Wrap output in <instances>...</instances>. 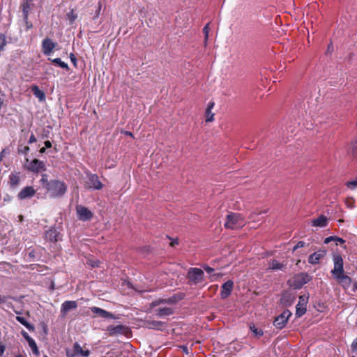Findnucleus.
I'll return each instance as SVG.
<instances>
[{"instance_id": "nucleus-32", "label": "nucleus", "mask_w": 357, "mask_h": 357, "mask_svg": "<svg viewBox=\"0 0 357 357\" xmlns=\"http://www.w3.org/2000/svg\"><path fill=\"white\" fill-rule=\"evenodd\" d=\"M250 331L255 334L256 337H261L263 335L264 332L261 329H258L255 327V325H252L250 326Z\"/></svg>"}, {"instance_id": "nucleus-30", "label": "nucleus", "mask_w": 357, "mask_h": 357, "mask_svg": "<svg viewBox=\"0 0 357 357\" xmlns=\"http://www.w3.org/2000/svg\"><path fill=\"white\" fill-rule=\"evenodd\" d=\"M48 60L51 61L52 63H54L56 65L59 66L61 68H63V69H66V70H69L68 65L66 63L62 61L60 58H56V59H53L49 58Z\"/></svg>"}, {"instance_id": "nucleus-52", "label": "nucleus", "mask_w": 357, "mask_h": 357, "mask_svg": "<svg viewBox=\"0 0 357 357\" xmlns=\"http://www.w3.org/2000/svg\"><path fill=\"white\" fill-rule=\"evenodd\" d=\"M45 148H51L52 147V143L50 141H45Z\"/></svg>"}, {"instance_id": "nucleus-59", "label": "nucleus", "mask_w": 357, "mask_h": 357, "mask_svg": "<svg viewBox=\"0 0 357 357\" xmlns=\"http://www.w3.org/2000/svg\"><path fill=\"white\" fill-rule=\"evenodd\" d=\"M91 266H93V267L94 266H98V262H93V263H91Z\"/></svg>"}, {"instance_id": "nucleus-63", "label": "nucleus", "mask_w": 357, "mask_h": 357, "mask_svg": "<svg viewBox=\"0 0 357 357\" xmlns=\"http://www.w3.org/2000/svg\"><path fill=\"white\" fill-rule=\"evenodd\" d=\"M352 357H355V356H352Z\"/></svg>"}, {"instance_id": "nucleus-57", "label": "nucleus", "mask_w": 357, "mask_h": 357, "mask_svg": "<svg viewBox=\"0 0 357 357\" xmlns=\"http://www.w3.org/2000/svg\"><path fill=\"white\" fill-rule=\"evenodd\" d=\"M347 206H348V207H349V208H352L354 207V204H353V203H349V202H347Z\"/></svg>"}, {"instance_id": "nucleus-3", "label": "nucleus", "mask_w": 357, "mask_h": 357, "mask_svg": "<svg viewBox=\"0 0 357 357\" xmlns=\"http://www.w3.org/2000/svg\"><path fill=\"white\" fill-rule=\"evenodd\" d=\"M204 273L199 268H190L187 274L190 284H197L204 282Z\"/></svg>"}, {"instance_id": "nucleus-53", "label": "nucleus", "mask_w": 357, "mask_h": 357, "mask_svg": "<svg viewBox=\"0 0 357 357\" xmlns=\"http://www.w3.org/2000/svg\"><path fill=\"white\" fill-rule=\"evenodd\" d=\"M67 357H75L77 354L74 352L73 354L67 353Z\"/></svg>"}, {"instance_id": "nucleus-14", "label": "nucleus", "mask_w": 357, "mask_h": 357, "mask_svg": "<svg viewBox=\"0 0 357 357\" xmlns=\"http://www.w3.org/2000/svg\"><path fill=\"white\" fill-rule=\"evenodd\" d=\"M335 278L344 289L347 290L350 289L352 281L350 277L343 273L340 275H337Z\"/></svg>"}, {"instance_id": "nucleus-29", "label": "nucleus", "mask_w": 357, "mask_h": 357, "mask_svg": "<svg viewBox=\"0 0 357 357\" xmlns=\"http://www.w3.org/2000/svg\"><path fill=\"white\" fill-rule=\"evenodd\" d=\"M285 265L282 263L278 262L277 260H271L269 264V268L272 270H282Z\"/></svg>"}, {"instance_id": "nucleus-47", "label": "nucleus", "mask_w": 357, "mask_h": 357, "mask_svg": "<svg viewBox=\"0 0 357 357\" xmlns=\"http://www.w3.org/2000/svg\"><path fill=\"white\" fill-rule=\"evenodd\" d=\"M37 141L36 139V137H35V135L32 133L29 137V144H32V143H34Z\"/></svg>"}, {"instance_id": "nucleus-2", "label": "nucleus", "mask_w": 357, "mask_h": 357, "mask_svg": "<svg viewBox=\"0 0 357 357\" xmlns=\"http://www.w3.org/2000/svg\"><path fill=\"white\" fill-rule=\"evenodd\" d=\"M245 222L244 218L240 213H229L227 215L225 227L227 229H236L241 228Z\"/></svg>"}, {"instance_id": "nucleus-50", "label": "nucleus", "mask_w": 357, "mask_h": 357, "mask_svg": "<svg viewBox=\"0 0 357 357\" xmlns=\"http://www.w3.org/2000/svg\"><path fill=\"white\" fill-rule=\"evenodd\" d=\"M5 351V346L3 344H0V356H1Z\"/></svg>"}, {"instance_id": "nucleus-17", "label": "nucleus", "mask_w": 357, "mask_h": 357, "mask_svg": "<svg viewBox=\"0 0 357 357\" xmlns=\"http://www.w3.org/2000/svg\"><path fill=\"white\" fill-rule=\"evenodd\" d=\"M310 281V276L307 273H301L296 276L295 279L296 287L301 288L305 284H307Z\"/></svg>"}, {"instance_id": "nucleus-45", "label": "nucleus", "mask_w": 357, "mask_h": 357, "mask_svg": "<svg viewBox=\"0 0 357 357\" xmlns=\"http://www.w3.org/2000/svg\"><path fill=\"white\" fill-rule=\"evenodd\" d=\"M205 271L208 273H211L214 271V269L207 265L203 266Z\"/></svg>"}, {"instance_id": "nucleus-21", "label": "nucleus", "mask_w": 357, "mask_h": 357, "mask_svg": "<svg viewBox=\"0 0 357 357\" xmlns=\"http://www.w3.org/2000/svg\"><path fill=\"white\" fill-rule=\"evenodd\" d=\"M156 315L159 317H165L173 314L174 310L172 307H164L155 310Z\"/></svg>"}, {"instance_id": "nucleus-22", "label": "nucleus", "mask_w": 357, "mask_h": 357, "mask_svg": "<svg viewBox=\"0 0 357 357\" xmlns=\"http://www.w3.org/2000/svg\"><path fill=\"white\" fill-rule=\"evenodd\" d=\"M73 350L75 354L81 355L83 357H89L91 354L89 350H83L78 342H75L73 344Z\"/></svg>"}, {"instance_id": "nucleus-46", "label": "nucleus", "mask_w": 357, "mask_h": 357, "mask_svg": "<svg viewBox=\"0 0 357 357\" xmlns=\"http://www.w3.org/2000/svg\"><path fill=\"white\" fill-rule=\"evenodd\" d=\"M351 290L354 292H355L357 290V282H352L351 281V286L350 287Z\"/></svg>"}, {"instance_id": "nucleus-41", "label": "nucleus", "mask_w": 357, "mask_h": 357, "mask_svg": "<svg viewBox=\"0 0 357 357\" xmlns=\"http://www.w3.org/2000/svg\"><path fill=\"white\" fill-rule=\"evenodd\" d=\"M305 243L304 241H298L297 244L294 247L293 251H295L298 248H301L305 246Z\"/></svg>"}, {"instance_id": "nucleus-42", "label": "nucleus", "mask_w": 357, "mask_h": 357, "mask_svg": "<svg viewBox=\"0 0 357 357\" xmlns=\"http://www.w3.org/2000/svg\"><path fill=\"white\" fill-rule=\"evenodd\" d=\"M336 238H337V236H328V237L325 238L324 243H330L331 241H335Z\"/></svg>"}, {"instance_id": "nucleus-7", "label": "nucleus", "mask_w": 357, "mask_h": 357, "mask_svg": "<svg viewBox=\"0 0 357 357\" xmlns=\"http://www.w3.org/2000/svg\"><path fill=\"white\" fill-rule=\"evenodd\" d=\"M87 179L88 181H86V185L89 188L93 190H100L102 188L103 185L99 180L97 174L91 173L87 174Z\"/></svg>"}, {"instance_id": "nucleus-35", "label": "nucleus", "mask_w": 357, "mask_h": 357, "mask_svg": "<svg viewBox=\"0 0 357 357\" xmlns=\"http://www.w3.org/2000/svg\"><path fill=\"white\" fill-rule=\"evenodd\" d=\"M22 12H23V14H24V17L25 18L27 17L28 16V14H29V5L27 2L26 3H24L23 5H22Z\"/></svg>"}, {"instance_id": "nucleus-19", "label": "nucleus", "mask_w": 357, "mask_h": 357, "mask_svg": "<svg viewBox=\"0 0 357 357\" xmlns=\"http://www.w3.org/2000/svg\"><path fill=\"white\" fill-rule=\"evenodd\" d=\"M324 255L325 252L324 251L314 252L309 256L308 262L311 264H317L319 263L320 259L324 257Z\"/></svg>"}, {"instance_id": "nucleus-38", "label": "nucleus", "mask_w": 357, "mask_h": 357, "mask_svg": "<svg viewBox=\"0 0 357 357\" xmlns=\"http://www.w3.org/2000/svg\"><path fill=\"white\" fill-rule=\"evenodd\" d=\"M29 151H30V149L27 146L21 147V148H18V153L24 154V155H27L29 153Z\"/></svg>"}, {"instance_id": "nucleus-27", "label": "nucleus", "mask_w": 357, "mask_h": 357, "mask_svg": "<svg viewBox=\"0 0 357 357\" xmlns=\"http://www.w3.org/2000/svg\"><path fill=\"white\" fill-rule=\"evenodd\" d=\"M280 301L283 305L289 306L294 302V298H292L290 294L285 293L282 294Z\"/></svg>"}, {"instance_id": "nucleus-5", "label": "nucleus", "mask_w": 357, "mask_h": 357, "mask_svg": "<svg viewBox=\"0 0 357 357\" xmlns=\"http://www.w3.org/2000/svg\"><path fill=\"white\" fill-rule=\"evenodd\" d=\"M291 315V312L289 310H284L280 315L275 317L273 322L274 326L278 329L283 328Z\"/></svg>"}, {"instance_id": "nucleus-12", "label": "nucleus", "mask_w": 357, "mask_h": 357, "mask_svg": "<svg viewBox=\"0 0 357 357\" xmlns=\"http://www.w3.org/2000/svg\"><path fill=\"white\" fill-rule=\"evenodd\" d=\"M56 44L50 38H45L42 42L43 52L45 55L49 56L55 48Z\"/></svg>"}, {"instance_id": "nucleus-4", "label": "nucleus", "mask_w": 357, "mask_h": 357, "mask_svg": "<svg viewBox=\"0 0 357 357\" xmlns=\"http://www.w3.org/2000/svg\"><path fill=\"white\" fill-rule=\"evenodd\" d=\"M185 294L182 292L176 293L168 298L155 300L151 303V307H156L160 304H174L183 300L185 298Z\"/></svg>"}, {"instance_id": "nucleus-31", "label": "nucleus", "mask_w": 357, "mask_h": 357, "mask_svg": "<svg viewBox=\"0 0 357 357\" xmlns=\"http://www.w3.org/2000/svg\"><path fill=\"white\" fill-rule=\"evenodd\" d=\"M29 344V346L30 347V348L31 349L33 354H35L36 356H38L40 354V351L38 350V348L37 347V344L35 342L34 340L30 341L29 342H28Z\"/></svg>"}, {"instance_id": "nucleus-26", "label": "nucleus", "mask_w": 357, "mask_h": 357, "mask_svg": "<svg viewBox=\"0 0 357 357\" xmlns=\"http://www.w3.org/2000/svg\"><path fill=\"white\" fill-rule=\"evenodd\" d=\"M20 181L18 174H11L9 176V184L11 188H16L19 185Z\"/></svg>"}, {"instance_id": "nucleus-36", "label": "nucleus", "mask_w": 357, "mask_h": 357, "mask_svg": "<svg viewBox=\"0 0 357 357\" xmlns=\"http://www.w3.org/2000/svg\"><path fill=\"white\" fill-rule=\"evenodd\" d=\"M203 32L204 34V41L206 43L208 38V33H209V24H206V26L203 29Z\"/></svg>"}, {"instance_id": "nucleus-18", "label": "nucleus", "mask_w": 357, "mask_h": 357, "mask_svg": "<svg viewBox=\"0 0 357 357\" xmlns=\"http://www.w3.org/2000/svg\"><path fill=\"white\" fill-rule=\"evenodd\" d=\"M91 310L93 313L97 314L102 318L115 319L114 316L112 313L100 307H92Z\"/></svg>"}, {"instance_id": "nucleus-55", "label": "nucleus", "mask_w": 357, "mask_h": 357, "mask_svg": "<svg viewBox=\"0 0 357 357\" xmlns=\"http://www.w3.org/2000/svg\"><path fill=\"white\" fill-rule=\"evenodd\" d=\"M45 151H46V148L45 147H43L40 149V153H45Z\"/></svg>"}, {"instance_id": "nucleus-25", "label": "nucleus", "mask_w": 357, "mask_h": 357, "mask_svg": "<svg viewBox=\"0 0 357 357\" xmlns=\"http://www.w3.org/2000/svg\"><path fill=\"white\" fill-rule=\"evenodd\" d=\"M328 220L324 215H320L319 218L312 220V225L314 227H324L326 226Z\"/></svg>"}, {"instance_id": "nucleus-60", "label": "nucleus", "mask_w": 357, "mask_h": 357, "mask_svg": "<svg viewBox=\"0 0 357 357\" xmlns=\"http://www.w3.org/2000/svg\"><path fill=\"white\" fill-rule=\"evenodd\" d=\"M175 244H178V241H177V240H176V241H173V242L172 243V245H175Z\"/></svg>"}, {"instance_id": "nucleus-15", "label": "nucleus", "mask_w": 357, "mask_h": 357, "mask_svg": "<svg viewBox=\"0 0 357 357\" xmlns=\"http://www.w3.org/2000/svg\"><path fill=\"white\" fill-rule=\"evenodd\" d=\"M234 282L231 280L225 282L221 287V298L222 299L227 298L231 293Z\"/></svg>"}, {"instance_id": "nucleus-1", "label": "nucleus", "mask_w": 357, "mask_h": 357, "mask_svg": "<svg viewBox=\"0 0 357 357\" xmlns=\"http://www.w3.org/2000/svg\"><path fill=\"white\" fill-rule=\"evenodd\" d=\"M46 189L50 197L56 198L60 197L66 193L67 186L63 181L54 179L50 181Z\"/></svg>"}, {"instance_id": "nucleus-9", "label": "nucleus", "mask_w": 357, "mask_h": 357, "mask_svg": "<svg viewBox=\"0 0 357 357\" xmlns=\"http://www.w3.org/2000/svg\"><path fill=\"white\" fill-rule=\"evenodd\" d=\"M308 301V296L306 295H301L299 296V301L296 305V316L301 317L306 312V305Z\"/></svg>"}, {"instance_id": "nucleus-51", "label": "nucleus", "mask_w": 357, "mask_h": 357, "mask_svg": "<svg viewBox=\"0 0 357 357\" xmlns=\"http://www.w3.org/2000/svg\"><path fill=\"white\" fill-rule=\"evenodd\" d=\"M333 50V46L332 44H330L328 45V50H327V53H331Z\"/></svg>"}, {"instance_id": "nucleus-43", "label": "nucleus", "mask_w": 357, "mask_h": 357, "mask_svg": "<svg viewBox=\"0 0 357 357\" xmlns=\"http://www.w3.org/2000/svg\"><path fill=\"white\" fill-rule=\"evenodd\" d=\"M69 57H70V61H72V63L74 64V66H76V65H77V58L74 55V54L73 53H70V55H69Z\"/></svg>"}, {"instance_id": "nucleus-23", "label": "nucleus", "mask_w": 357, "mask_h": 357, "mask_svg": "<svg viewBox=\"0 0 357 357\" xmlns=\"http://www.w3.org/2000/svg\"><path fill=\"white\" fill-rule=\"evenodd\" d=\"M215 105L214 102L211 101L208 103L206 109V122H212L214 120V113H212V109Z\"/></svg>"}, {"instance_id": "nucleus-13", "label": "nucleus", "mask_w": 357, "mask_h": 357, "mask_svg": "<svg viewBox=\"0 0 357 357\" xmlns=\"http://www.w3.org/2000/svg\"><path fill=\"white\" fill-rule=\"evenodd\" d=\"M59 232L57 231L56 229L54 227H52L49 230L46 231L45 234V240L50 241V242H57L59 239Z\"/></svg>"}, {"instance_id": "nucleus-33", "label": "nucleus", "mask_w": 357, "mask_h": 357, "mask_svg": "<svg viewBox=\"0 0 357 357\" xmlns=\"http://www.w3.org/2000/svg\"><path fill=\"white\" fill-rule=\"evenodd\" d=\"M162 326V322L160 321H153L149 323V328H158Z\"/></svg>"}, {"instance_id": "nucleus-44", "label": "nucleus", "mask_w": 357, "mask_h": 357, "mask_svg": "<svg viewBox=\"0 0 357 357\" xmlns=\"http://www.w3.org/2000/svg\"><path fill=\"white\" fill-rule=\"evenodd\" d=\"M10 296H1L0 295V305L2 303H6L8 298H11Z\"/></svg>"}, {"instance_id": "nucleus-49", "label": "nucleus", "mask_w": 357, "mask_h": 357, "mask_svg": "<svg viewBox=\"0 0 357 357\" xmlns=\"http://www.w3.org/2000/svg\"><path fill=\"white\" fill-rule=\"evenodd\" d=\"M335 241H336V245H337L338 243L343 244L345 243V241L343 238L337 237V236Z\"/></svg>"}, {"instance_id": "nucleus-6", "label": "nucleus", "mask_w": 357, "mask_h": 357, "mask_svg": "<svg viewBox=\"0 0 357 357\" xmlns=\"http://www.w3.org/2000/svg\"><path fill=\"white\" fill-rule=\"evenodd\" d=\"M333 264L334 267L331 271V273L334 278H336L337 275H340L344 273V267H343V259L340 255H335L333 256Z\"/></svg>"}, {"instance_id": "nucleus-24", "label": "nucleus", "mask_w": 357, "mask_h": 357, "mask_svg": "<svg viewBox=\"0 0 357 357\" xmlns=\"http://www.w3.org/2000/svg\"><path fill=\"white\" fill-rule=\"evenodd\" d=\"M31 91L33 95L40 100L44 101L45 100V94L41 91L39 87L36 85H33L31 86Z\"/></svg>"}, {"instance_id": "nucleus-58", "label": "nucleus", "mask_w": 357, "mask_h": 357, "mask_svg": "<svg viewBox=\"0 0 357 357\" xmlns=\"http://www.w3.org/2000/svg\"><path fill=\"white\" fill-rule=\"evenodd\" d=\"M15 357H26V355L17 354L15 356Z\"/></svg>"}, {"instance_id": "nucleus-37", "label": "nucleus", "mask_w": 357, "mask_h": 357, "mask_svg": "<svg viewBox=\"0 0 357 357\" xmlns=\"http://www.w3.org/2000/svg\"><path fill=\"white\" fill-rule=\"evenodd\" d=\"M40 183L43 185L44 188H46V186H47V183H49L50 181H48L47 175L43 174L42 178L40 179Z\"/></svg>"}, {"instance_id": "nucleus-10", "label": "nucleus", "mask_w": 357, "mask_h": 357, "mask_svg": "<svg viewBox=\"0 0 357 357\" xmlns=\"http://www.w3.org/2000/svg\"><path fill=\"white\" fill-rule=\"evenodd\" d=\"M26 168L30 172L38 173L45 170V165L43 161L34 159L29 162Z\"/></svg>"}, {"instance_id": "nucleus-11", "label": "nucleus", "mask_w": 357, "mask_h": 357, "mask_svg": "<svg viewBox=\"0 0 357 357\" xmlns=\"http://www.w3.org/2000/svg\"><path fill=\"white\" fill-rule=\"evenodd\" d=\"M77 307V302L76 301H66L61 306V315L64 317L71 310H74Z\"/></svg>"}, {"instance_id": "nucleus-54", "label": "nucleus", "mask_w": 357, "mask_h": 357, "mask_svg": "<svg viewBox=\"0 0 357 357\" xmlns=\"http://www.w3.org/2000/svg\"><path fill=\"white\" fill-rule=\"evenodd\" d=\"M125 134H126V135H128V136H130V137H132V136H133V135H132V133L131 132H130V131H126V132H125Z\"/></svg>"}, {"instance_id": "nucleus-28", "label": "nucleus", "mask_w": 357, "mask_h": 357, "mask_svg": "<svg viewBox=\"0 0 357 357\" xmlns=\"http://www.w3.org/2000/svg\"><path fill=\"white\" fill-rule=\"evenodd\" d=\"M16 320L18 322H20L21 324L24 326L29 331H34L35 328H34L33 325L29 323L24 317H20V316H17Z\"/></svg>"}, {"instance_id": "nucleus-48", "label": "nucleus", "mask_w": 357, "mask_h": 357, "mask_svg": "<svg viewBox=\"0 0 357 357\" xmlns=\"http://www.w3.org/2000/svg\"><path fill=\"white\" fill-rule=\"evenodd\" d=\"M351 347L354 351L357 350V337L354 340L351 344Z\"/></svg>"}, {"instance_id": "nucleus-39", "label": "nucleus", "mask_w": 357, "mask_h": 357, "mask_svg": "<svg viewBox=\"0 0 357 357\" xmlns=\"http://www.w3.org/2000/svg\"><path fill=\"white\" fill-rule=\"evenodd\" d=\"M347 187L351 189H355L357 188V178L354 180L347 183Z\"/></svg>"}, {"instance_id": "nucleus-20", "label": "nucleus", "mask_w": 357, "mask_h": 357, "mask_svg": "<svg viewBox=\"0 0 357 357\" xmlns=\"http://www.w3.org/2000/svg\"><path fill=\"white\" fill-rule=\"evenodd\" d=\"M125 327L123 325H111L107 327V331L110 335H115L117 334H122L124 333Z\"/></svg>"}, {"instance_id": "nucleus-56", "label": "nucleus", "mask_w": 357, "mask_h": 357, "mask_svg": "<svg viewBox=\"0 0 357 357\" xmlns=\"http://www.w3.org/2000/svg\"><path fill=\"white\" fill-rule=\"evenodd\" d=\"M3 104V100L0 98V109H1Z\"/></svg>"}, {"instance_id": "nucleus-61", "label": "nucleus", "mask_w": 357, "mask_h": 357, "mask_svg": "<svg viewBox=\"0 0 357 357\" xmlns=\"http://www.w3.org/2000/svg\"><path fill=\"white\" fill-rule=\"evenodd\" d=\"M3 152V151L2 152H1V157H2Z\"/></svg>"}, {"instance_id": "nucleus-8", "label": "nucleus", "mask_w": 357, "mask_h": 357, "mask_svg": "<svg viewBox=\"0 0 357 357\" xmlns=\"http://www.w3.org/2000/svg\"><path fill=\"white\" fill-rule=\"evenodd\" d=\"M76 212L78 219L84 222L90 220L93 217L92 212L88 208L82 205L76 206Z\"/></svg>"}, {"instance_id": "nucleus-34", "label": "nucleus", "mask_w": 357, "mask_h": 357, "mask_svg": "<svg viewBox=\"0 0 357 357\" xmlns=\"http://www.w3.org/2000/svg\"><path fill=\"white\" fill-rule=\"evenodd\" d=\"M6 45V36L3 33H0V50L2 51Z\"/></svg>"}, {"instance_id": "nucleus-16", "label": "nucleus", "mask_w": 357, "mask_h": 357, "mask_svg": "<svg viewBox=\"0 0 357 357\" xmlns=\"http://www.w3.org/2000/svg\"><path fill=\"white\" fill-rule=\"evenodd\" d=\"M36 194V190L31 186H26L18 194L19 199H25L33 197Z\"/></svg>"}, {"instance_id": "nucleus-40", "label": "nucleus", "mask_w": 357, "mask_h": 357, "mask_svg": "<svg viewBox=\"0 0 357 357\" xmlns=\"http://www.w3.org/2000/svg\"><path fill=\"white\" fill-rule=\"evenodd\" d=\"M21 334L23 336V337L27 341V342H29L30 341L33 340V339L31 337L29 334L24 330L21 331Z\"/></svg>"}, {"instance_id": "nucleus-62", "label": "nucleus", "mask_w": 357, "mask_h": 357, "mask_svg": "<svg viewBox=\"0 0 357 357\" xmlns=\"http://www.w3.org/2000/svg\"><path fill=\"white\" fill-rule=\"evenodd\" d=\"M43 357H48L47 355H45Z\"/></svg>"}]
</instances>
